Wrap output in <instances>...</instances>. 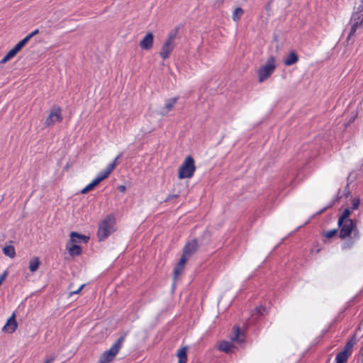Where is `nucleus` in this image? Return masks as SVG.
Segmentation results:
<instances>
[{
    "label": "nucleus",
    "mask_w": 363,
    "mask_h": 363,
    "mask_svg": "<svg viewBox=\"0 0 363 363\" xmlns=\"http://www.w3.org/2000/svg\"><path fill=\"white\" fill-rule=\"evenodd\" d=\"M117 230L116 219L113 215L106 216L100 221L98 230L97 238L99 241H104Z\"/></svg>",
    "instance_id": "nucleus-1"
},
{
    "label": "nucleus",
    "mask_w": 363,
    "mask_h": 363,
    "mask_svg": "<svg viewBox=\"0 0 363 363\" xmlns=\"http://www.w3.org/2000/svg\"><path fill=\"white\" fill-rule=\"evenodd\" d=\"M125 340V335L121 336L112 345V346L103 351L98 357L96 363H111L113 362L116 356L118 354L121 350L123 343Z\"/></svg>",
    "instance_id": "nucleus-2"
},
{
    "label": "nucleus",
    "mask_w": 363,
    "mask_h": 363,
    "mask_svg": "<svg viewBox=\"0 0 363 363\" xmlns=\"http://www.w3.org/2000/svg\"><path fill=\"white\" fill-rule=\"evenodd\" d=\"M196 170V166L194 158L188 155L184 159L178 168L177 177L181 180L191 179L194 177Z\"/></svg>",
    "instance_id": "nucleus-3"
},
{
    "label": "nucleus",
    "mask_w": 363,
    "mask_h": 363,
    "mask_svg": "<svg viewBox=\"0 0 363 363\" xmlns=\"http://www.w3.org/2000/svg\"><path fill=\"white\" fill-rule=\"evenodd\" d=\"M62 108L58 105L52 106L48 111L43 121L45 128H50L63 121Z\"/></svg>",
    "instance_id": "nucleus-4"
},
{
    "label": "nucleus",
    "mask_w": 363,
    "mask_h": 363,
    "mask_svg": "<svg viewBox=\"0 0 363 363\" xmlns=\"http://www.w3.org/2000/svg\"><path fill=\"white\" fill-rule=\"evenodd\" d=\"M276 68V60L274 57H269L265 64L261 66L258 71V81L262 83L269 79Z\"/></svg>",
    "instance_id": "nucleus-5"
},
{
    "label": "nucleus",
    "mask_w": 363,
    "mask_h": 363,
    "mask_svg": "<svg viewBox=\"0 0 363 363\" xmlns=\"http://www.w3.org/2000/svg\"><path fill=\"white\" fill-rule=\"evenodd\" d=\"M177 96H171L165 99L156 109V115L160 118L167 116L173 111L174 106L177 104Z\"/></svg>",
    "instance_id": "nucleus-6"
},
{
    "label": "nucleus",
    "mask_w": 363,
    "mask_h": 363,
    "mask_svg": "<svg viewBox=\"0 0 363 363\" xmlns=\"http://www.w3.org/2000/svg\"><path fill=\"white\" fill-rule=\"evenodd\" d=\"M115 166H116L115 162H113L112 164H109L104 172H103L102 174L99 175L89 184H88L86 187H84L81 191V194H85L88 193L89 191H91L92 189H94L101 181H103L106 177H108L109 174L115 168Z\"/></svg>",
    "instance_id": "nucleus-7"
},
{
    "label": "nucleus",
    "mask_w": 363,
    "mask_h": 363,
    "mask_svg": "<svg viewBox=\"0 0 363 363\" xmlns=\"http://www.w3.org/2000/svg\"><path fill=\"white\" fill-rule=\"evenodd\" d=\"M18 328V323L16 319V313L13 312L1 327V331L4 335H13L17 331Z\"/></svg>",
    "instance_id": "nucleus-8"
},
{
    "label": "nucleus",
    "mask_w": 363,
    "mask_h": 363,
    "mask_svg": "<svg viewBox=\"0 0 363 363\" xmlns=\"http://www.w3.org/2000/svg\"><path fill=\"white\" fill-rule=\"evenodd\" d=\"M198 248V241L195 239L191 240L184 245L182 255L189 259L197 251Z\"/></svg>",
    "instance_id": "nucleus-9"
},
{
    "label": "nucleus",
    "mask_w": 363,
    "mask_h": 363,
    "mask_svg": "<svg viewBox=\"0 0 363 363\" xmlns=\"http://www.w3.org/2000/svg\"><path fill=\"white\" fill-rule=\"evenodd\" d=\"M262 111L258 104L251 105L247 111V117L252 121H257L261 118Z\"/></svg>",
    "instance_id": "nucleus-10"
},
{
    "label": "nucleus",
    "mask_w": 363,
    "mask_h": 363,
    "mask_svg": "<svg viewBox=\"0 0 363 363\" xmlns=\"http://www.w3.org/2000/svg\"><path fill=\"white\" fill-rule=\"evenodd\" d=\"M189 259V258L183 256L182 255H181L174 269V280L178 279L180 275L183 273L185 269V265Z\"/></svg>",
    "instance_id": "nucleus-11"
},
{
    "label": "nucleus",
    "mask_w": 363,
    "mask_h": 363,
    "mask_svg": "<svg viewBox=\"0 0 363 363\" xmlns=\"http://www.w3.org/2000/svg\"><path fill=\"white\" fill-rule=\"evenodd\" d=\"M25 45L23 44V43L21 40L20 42H18L11 50H10L7 54L1 59V64H5L6 62H7L9 60H10L11 59H12L13 57H14L16 54L22 49V48Z\"/></svg>",
    "instance_id": "nucleus-12"
},
{
    "label": "nucleus",
    "mask_w": 363,
    "mask_h": 363,
    "mask_svg": "<svg viewBox=\"0 0 363 363\" xmlns=\"http://www.w3.org/2000/svg\"><path fill=\"white\" fill-rule=\"evenodd\" d=\"M354 223L351 219H347L345 221H344L342 224V225H340L341 227L340 236L342 238H344L347 236H349L354 226Z\"/></svg>",
    "instance_id": "nucleus-13"
},
{
    "label": "nucleus",
    "mask_w": 363,
    "mask_h": 363,
    "mask_svg": "<svg viewBox=\"0 0 363 363\" xmlns=\"http://www.w3.org/2000/svg\"><path fill=\"white\" fill-rule=\"evenodd\" d=\"M153 34L147 33L140 42V47L145 50H149L153 45Z\"/></svg>",
    "instance_id": "nucleus-14"
},
{
    "label": "nucleus",
    "mask_w": 363,
    "mask_h": 363,
    "mask_svg": "<svg viewBox=\"0 0 363 363\" xmlns=\"http://www.w3.org/2000/svg\"><path fill=\"white\" fill-rule=\"evenodd\" d=\"M298 55L294 50H291L284 60L285 66L289 67L295 65L298 61Z\"/></svg>",
    "instance_id": "nucleus-15"
},
{
    "label": "nucleus",
    "mask_w": 363,
    "mask_h": 363,
    "mask_svg": "<svg viewBox=\"0 0 363 363\" xmlns=\"http://www.w3.org/2000/svg\"><path fill=\"white\" fill-rule=\"evenodd\" d=\"M220 300V296L218 294H212L206 301V306L210 309L216 308L218 306Z\"/></svg>",
    "instance_id": "nucleus-16"
},
{
    "label": "nucleus",
    "mask_w": 363,
    "mask_h": 363,
    "mask_svg": "<svg viewBox=\"0 0 363 363\" xmlns=\"http://www.w3.org/2000/svg\"><path fill=\"white\" fill-rule=\"evenodd\" d=\"M89 238L84 235L79 234L76 232H72L70 233V241L68 243L77 244L81 242H87Z\"/></svg>",
    "instance_id": "nucleus-17"
},
{
    "label": "nucleus",
    "mask_w": 363,
    "mask_h": 363,
    "mask_svg": "<svg viewBox=\"0 0 363 363\" xmlns=\"http://www.w3.org/2000/svg\"><path fill=\"white\" fill-rule=\"evenodd\" d=\"M66 249L72 257L78 256L82 253V248L77 244L67 243Z\"/></svg>",
    "instance_id": "nucleus-18"
},
{
    "label": "nucleus",
    "mask_w": 363,
    "mask_h": 363,
    "mask_svg": "<svg viewBox=\"0 0 363 363\" xmlns=\"http://www.w3.org/2000/svg\"><path fill=\"white\" fill-rule=\"evenodd\" d=\"M231 340L238 343L244 342V333L240 331L238 327L233 328V334L232 335Z\"/></svg>",
    "instance_id": "nucleus-19"
},
{
    "label": "nucleus",
    "mask_w": 363,
    "mask_h": 363,
    "mask_svg": "<svg viewBox=\"0 0 363 363\" xmlns=\"http://www.w3.org/2000/svg\"><path fill=\"white\" fill-rule=\"evenodd\" d=\"M172 50V40L169 39L164 45L162 50L160 52V55L163 59H166L169 57L171 51Z\"/></svg>",
    "instance_id": "nucleus-20"
},
{
    "label": "nucleus",
    "mask_w": 363,
    "mask_h": 363,
    "mask_svg": "<svg viewBox=\"0 0 363 363\" xmlns=\"http://www.w3.org/2000/svg\"><path fill=\"white\" fill-rule=\"evenodd\" d=\"M178 363H186L187 361V347H183L179 349L177 353Z\"/></svg>",
    "instance_id": "nucleus-21"
},
{
    "label": "nucleus",
    "mask_w": 363,
    "mask_h": 363,
    "mask_svg": "<svg viewBox=\"0 0 363 363\" xmlns=\"http://www.w3.org/2000/svg\"><path fill=\"white\" fill-rule=\"evenodd\" d=\"M218 348L226 353H230L234 352L235 347L229 342L223 341L219 344Z\"/></svg>",
    "instance_id": "nucleus-22"
},
{
    "label": "nucleus",
    "mask_w": 363,
    "mask_h": 363,
    "mask_svg": "<svg viewBox=\"0 0 363 363\" xmlns=\"http://www.w3.org/2000/svg\"><path fill=\"white\" fill-rule=\"evenodd\" d=\"M40 261L39 257H34L29 261V269L31 272H35L39 268Z\"/></svg>",
    "instance_id": "nucleus-23"
},
{
    "label": "nucleus",
    "mask_w": 363,
    "mask_h": 363,
    "mask_svg": "<svg viewBox=\"0 0 363 363\" xmlns=\"http://www.w3.org/2000/svg\"><path fill=\"white\" fill-rule=\"evenodd\" d=\"M361 24H348L347 28H345V31L348 32V39L352 38L356 31L359 29Z\"/></svg>",
    "instance_id": "nucleus-24"
},
{
    "label": "nucleus",
    "mask_w": 363,
    "mask_h": 363,
    "mask_svg": "<svg viewBox=\"0 0 363 363\" xmlns=\"http://www.w3.org/2000/svg\"><path fill=\"white\" fill-rule=\"evenodd\" d=\"M3 252L4 254L13 259L16 256V251H15V249H14V247L13 245H6L5 247H3Z\"/></svg>",
    "instance_id": "nucleus-25"
},
{
    "label": "nucleus",
    "mask_w": 363,
    "mask_h": 363,
    "mask_svg": "<svg viewBox=\"0 0 363 363\" xmlns=\"http://www.w3.org/2000/svg\"><path fill=\"white\" fill-rule=\"evenodd\" d=\"M355 344V340L354 339H352L350 340H349L346 345L345 346L344 349L342 351H341L342 352H345L346 354L349 355L351 354V351H352V348L353 347L354 345Z\"/></svg>",
    "instance_id": "nucleus-26"
},
{
    "label": "nucleus",
    "mask_w": 363,
    "mask_h": 363,
    "mask_svg": "<svg viewBox=\"0 0 363 363\" xmlns=\"http://www.w3.org/2000/svg\"><path fill=\"white\" fill-rule=\"evenodd\" d=\"M355 344V340L354 339H352L350 340H349L346 345L345 346L344 349L342 351H341L342 352H345L346 354L349 355L351 354V351H352V348L353 347L354 345Z\"/></svg>",
    "instance_id": "nucleus-27"
},
{
    "label": "nucleus",
    "mask_w": 363,
    "mask_h": 363,
    "mask_svg": "<svg viewBox=\"0 0 363 363\" xmlns=\"http://www.w3.org/2000/svg\"><path fill=\"white\" fill-rule=\"evenodd\" d=\"M350 215V211L347 208L345 209L338 219L339 225H342V223L347 220V218L349 217Z\"/></svg>",
    "instance_id": "nucleus-28"
},
{
    "label": "nucleus",
    "mask_w": 363,
    "mask_h": 363,
    "mask_svg": "<svg viewBox=\"0 0 363 363\" xmlns=\"http://www.w3.org/2000/svg\"><path fill=\"white\" fill-rule=\"evenodd\" d=\"M348 357L345 352H339L336 357V363H346Z\"/></svg>",
    "instance_id": "nucleus-29"
},
{
    "label": "nucleus",
    "mask_w": 363,
    "mask_h": 363,
    "mask_svg": "<svg viewBox=\"0 0 363 363\" xmlns=\"http://www.w3.org/2000/svg\"><path fill=\"white\" fill-rule=\"evenodd\" d=\"M242 13H243V11H242V9H240V8H237V9L234 11V12H233V20L234 21H239V20L240 19V17H241V16L242 15Z\"/></svg>",
    "instance_id": "nucleus-30"
},
{
    "label": "nucleus",
    "mask_w": 363,
    "mask_h": 363,
    "mask_svg": "<svg viewBox=\"0 0 363 363\" xmlns=\"http://www.w3.org/2000/svg\"><path fill=\"white\" fill-rule=\"evenodd\" d=\"M352 18L354 21L359 20V23H363V10L358 11L355 14L353 15Z\"/></svg>",
    "instance_id": "nucleus-31"
},
{
    "label": "nucleus",
    "mask_w": 363,
    "mask_h": 363,
    "mask_svg": "<svg viewBox=\"0 0 363 363\" xmlns=\"http://www.w3.org/2000/svg\"><path fill=\"white\" fill-rule=\"evenodd\" d=\"M39 33V30L38 29L35 30L33 32L30 33L28 35H27L26 38H24L21 41L23 43L24 45L34 35L38 34Z\"/></svg>",
    "instance_id": "nucleus-32"
},
{
    "label": "nucleus",
    "mask_w": 363,
    "mask_h": 363,
    "mask_svg": "<svg viewBox=\"0 0 363 363\" xmlns=\"http://www.w3.org/2000/svg\"><path fill=\"white\" fill-rule=\"evenodd\" d=\"M55 361V357L52 354L45 357L43 363H53Z\"/></svg>",
    "instance_id": "nucleus-33"
},
{
    "label": "nucleus",
    "mask_w": 363,
    "mask_h": 363,
    "mask_svg": "<svg viewBox=\"0 0 363 363\" xmlns=\"http://www.w3.org/2000/svg\"><path fill=\"white\" fill-rule=\"evenodd\" d=\"M178 197H179V195L177 194H169L165 198L164 201L165 202H169L170 201L177 199Z\"/></svg>",
    "instance_id": "nucleus-34"
},
{
    "label": "nucleus",
    "mask_w": 363,
    "mask_h": 363,
    "mask_svg": "<svg viewBox=\"0 0 363 363\" xmlns=\"http://www.w3.org/2000/svg\"><path fill=\"white\" fill-rule=\"evenodd\" d=\"M359 203H360V201L359 199L356 198V199H354L352 201V208L354 209H357L358 208L359 206Z\"/></svg>",
    "instance_id": "nucleus-35"
},
{
    "label": "nucleus",
    "mask_w": 363,
    "mask_h": 363,
    "mask_svg": "<svg viewBox=\"0 0 363 363\" xmlns=\"http://www.w3.org/2000/svg\"><path fill=\"white\" fill-rule=\"evenodd\" d=\"M336 233H337L336 230H330L325 233V236L328 238H330L333 237L336 234Z\"/></svg>",
    "instance_id": "nucleus-36"
},
{
    "label": "nucleus",
    "mask_w": 363,
    "mask_h": 363,
    "mask_svg": "<svg viewBox=\"0 0 363 363\" xmlns=\"http://www.w3.org/2000/svg\"><path fill=\"white\" fill-rule=\"evenodd\" d=\"M7 276V272H4L0 277V286L1 285L2 282L5 280L6 277Z\"/></svg>",
    "instance_id": "nucleus-37"
},
{
    "label": "nucleus",
    "mask_w": 363,
    "mask_h": 363,
    "mask_svg": "<svg viewBox=\"0 0 363 363\" xmlns=\"http://www.w3.org/2000/svg\"><path fill=\"white\" fill-rule=\"evenodd\" d=\"M118 189L121 192H125L126 190V187L125 185H120L118 186Z\"/></svg>",
    "instance_id": "nucleus-38"
},
{
    "label": "nucleus",
    "mask_w": 363,
    "mask_h": 363,
    "mask_svg": "<svg viewBox=\"0 0 363 363\" xmlns=\"http://www.w3.org/2000/svg\"><path fill=\"white\" fill-rule=\"evenodd\" d=\"M83 287H84V285H82V286L79 288V289H78V290L74 291H72V292L70 293V294L72 295V294H78V293H79V291L82 289V288H83Z\"/></svg>",
    "instance_id": "nucleus-39"
},
{
    "label": "nucleus",
    "mask_w": 363,
    "mask_h": 363,
    "mask_svg": "<svg viewBox=\"0 0 363 363\" xmlns=\"http://www.w3.org/2000/svg\"><path fill=\"white\" fill-rule=\"evenodd\" d=\"M72 30H74V29L73 28H70L69 26H67V27L64 28V30L67 31V32H69V31H71Z\"/></svg>",
    "instance_id": "nucleus-40"
},
{
    "label": "nucleus",
    "mask_w": 363,
    "mask_h": 363,
    "mask_svg": "<svg viewBox=\"0 0 363 363\" xmlns=\"http://www.w3.org/2000/svg\"><path fill=\"white\" fill-rule=\"evenodd\" d=\"M65 169H67V170L69 168V162H67V163L66 164V165H65Z\"/></svg>",
    "instance_id": "nucleus-41"
},
{
    "label": "nucleus",
    "mask_w": 363,
    "mask_h": 363,
    "mask_svg": "<svg viewBox=\"0 0 363 363\" xmlns=\"http://www.w3.org/2000/svg\"><path fill=\"white\" fill-rule=\"evenodd\" d=\"M362 363H363V347H362Z\"/></svg>",
    "instance_id": "nucleus-42"
}]
</instances>
